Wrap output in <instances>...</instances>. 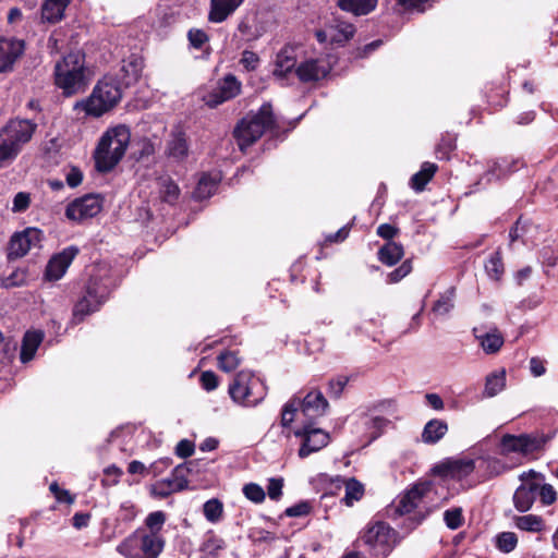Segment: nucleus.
I'll return each instance as SVG.
<instances>
[{"label":"nucleus","instance_id":"1","mask_svg":"<svg viewBox=\"0 0 558 558\" xmlns=\"http://www.w3.org/2000/svg\"><path fill=\"white\" fill-rule=\"evenodd\" d=\"M114 280L106 265H98L94 268L83 295L74 304L72 312V325H77L92 313L98 311L108 300Z\"/></svg>","mask_w":558,"mask_h":558},{"label":"nucleus","instance_id":"2","mask_svg":"<svg viewBox=\"0 0 558 558\" xmlns=\"http://www.w3.org/2000/svg\"><path fill=\"white\" fill-rule=\"evenodd\" d=\"M37 123L29 119H10L0 129V163L10 165L32 141Z\"/></svg>","mask_w":558,"mask_h":558},{"label":"nucleus","instance_id":"3","mask_svg":"<svg viewBox=\"0 0 558 558\" xmlns=\"http://www.w3.org/2000/svg\"><path fill=\"white\" fill-rule=\"evenodd\" d=\"M130 140L131 131L126 125L109 128L100 137L94 153L97 169L101 172L112 170L123 158Z\"/></svg>","mask_w":558,"mask_h":558},{"label":"nucleus","instance_id":"4","mask_svg":"<svg viewBox=\"0 0 558 558\" xmlns=\"http://www.w3.org/2000/svg\"><path fill=\"white\" fill-rule=\"evenodd\" d=\"M122 84L112 75H105L97 82L89 97L75 105L87 116L99 118L112 110L122 98Z\"/></svg>","mask_w":558,"mask_h":558},{"label":"nucleus","instance_id":"5","mask_svg":"<svg viewBox=\"0 0 558 558\" xmlns=\"http://www.w3.org/2000/svg\"><path fill=\"white\" fill-rule=\"evenodd\" d=\"M85 80V56L80 51L70 52L56 63L54 83L65 96L81 90L86 84Z\"/></svg>","mask_w":558,"mask_h":558},{"label":"nucleus","instance_id":"6","mask_svg":"<svg viewBox=\"0 0 558 558\" xmlns=\"http://www.w3.org/2000/svg\"><path fill=\"white\" fill-rule=\"evenodd\" d=\"M329 403L318 389L310 390L303 398L293 397L282 408L281 425L288 427L294 421L296 413L308 418L310 422L326 414Z\"/></svg>","mask_w":558,"mask_h":558},{"label":"nucleus","instance_id":"7","mask_svg":"<svg viewBox=\"0 0 558 558\" xmlns=\"http://www.w3.org/2000/svg\"><path fill=\"white\" fill-rule=\"evenodd\" d=\"M228 392L234 403L253 408L265 399L267 388L259 377L248 371H241L233 377Z\"/></svg>","mask_w":558,"mask_h":558},{"label":"nucleus","instance_id":"8","mask_svg":"<svg viewBox=\"0 0 558 558\" xmlns=\"http://www.w3.org/2000/svg\"><path fill=\"white\" fill-rule=\"evenodd\" d=\"M439 506L437 487L432 482L413 485L393 502V510L399 515L411 513L415 509L429 512Z\"/></svg>","mask_w":558,"mask_h":558},{"label":"nucleus","instance_id":"9","mask_svg":"<svg viewBox=\"0 0 558 558\" xmlns=\"http://www.w3.org/2000/svg\"><path fill=\"white\" fill-rule=\"evenodd\" d=\"M275 123L270 104H264L258 112L247 114L236 125L234 137L241 150L256 142Z\"/></svg>","mask_w":558,"mask_h":558},{"label":"nucleus","instance_id":"10","mask_svg":"<svg viewBox=\"0 0 558 558\" xmlns=\"http://www.w3.org/2000/svg\"><path fill=\"white\" fill-rule=\"evenodd\" d=\"M163 547V536L147 534V530L137 529L117 546V551L125 558H157Z\"/></svg>","mask_w":558,"mask_h":558},{"label":"nucleus","instance_id":"11","mask_svg":"<svg viewBox=\"0 0 558 558\" xmlns=\"http://www.w3.org/2000/svg\"><path fill=\"white\" fill-rule=\"evenodd\" d=\"M397 533L385 522L368 524L357 544L374 558H386L396 545Z\"/></svg>","mask_w":558,"mask_h":558},{"label":"nucleus","instance_id":"12","mask_svg":"<svg viewBox=\"0 0 558 558\" xmlns=\"http://www.w3.org/2000/svg\"><path fill=\"white\" fill-rule=\"evenodd\" d=\"M547 437L539 434H521L519 436L507 434L500 441V452L502 454L517 452L529 456L543 450Z\"/></svg>","mask_w":558,"mask_h":558},{"label":"nucleus","instance_id":"13","mask_svg":"<svg viewBox=\"0 0 558 558\" xmlns=\"http://www.w3.org/2000/svg\"><path fill=\"white\" fill-rule=\"evenodd\" d=\"M43 240V231L35 227L13 233L8 245V258L16 259L25 256L31 250L40 247Z\"/></svg>","mask_w":558,"mask_h":558},{"label":"nucleus","instance_id":"14","mask_svg":"<svg viewBox=\"0 0 558 558\" xmlns=\"http://www.w3.org/2000/svg\"><path fill=\"white\" fill-rule=\"evenodd\" d=\"M294 435L302 439V445L299 449V457L302 459L319 451L329 442V434L314 427L312 422L305 423L303 427L298 428Z\"/></svg>","mask_w":558,"mask_h":558},{"label":"nucleus","instance_id":"15","mask_svg":"<svg viewBox=\"0 0 558 558\" xmlns=\"http://www.w3.org/2000/svg\"><path fill=\"white\" fill-rule=\"evenodd\" d=\"M104 205L99 194H86L71 202L66 206L65 216L73 221H83L97 216Z\"/></svg>","mask_w":558,"mask_h":558},{"label":"nucleus","instance_id":"16","mask_svg":"<svg viewBox=\"0 0 558 558\" xmlns=\"http://www.w3.org/2000/svg\"><path fill=\"white\" fill-rule=\"evenodd\" d=\"M536 475V472L533 470L520 475L522 484L517 487L512 497L513 506L519 512H527L536 500V481L533 480Z\"/></svg>","mask_w":558,"mask_h":558},{"label":"nucleus","instance_id":"17","mask_svg":"<svg viewBox=\"0 0 558 558\" xmlns=\"http://www.w3.org/2000/svg\"><path fill=\"white\" fill-rule=\"evenodd\" d=\"M241 82L233 74H228L218 81L215 89L204 96V101L207 106L215 108L236 97L241 92Z\"/></svg>","mask_w":558,"mask_h":558},{"label":"nucleus","instance_id":"18","mask_svg":"<svg viewBox=\"0 0 558 558\" xmlns=\"http://www.w3.org/2000/svg\"><path fill=\"white\" fill-rule=\"evenodd\" d=\"M331 70L325 58H310L295 68L298 78L303 83L316 82L325 78Z\"/></svg>","mask_w":558,"mask_h":558},{"label":"nucleus","instance_id":"19","mask_svg":"<svg viewBox=\"0 0 558 558\" xmlns=\"http://www.w3.org/2000/svg\"><path fill=\"white\" fill-rule=\"evenodd\" d=\"M25 50L24 40L13 37L0 38V73L12 71L14 63Z\"/></svg>","mask_w":558,"mask_h":558},{"label":"nucleus","instance_id":"20","mask_svg":"<svg viewBox=\"0 0 558 558\" xmlns=\"http://www.w3.org/2000/svg\"><path fill=\"white\" fill-rule=\"evenodd\" d=\"M77 253L78 250L75 246H69L54 255L46 267V278L50 281L61 279Z\"/></svg>","mask_w":558,"mask_h":558},{"label":"nucleus","instance_id":"21","mask_svg":"<svg viewBox=\"0 0 558 558\" xmlns=\"http://www.w3.org/2000/svg\"><path fill=\"white\" fill-rule=\"evenodd\" d=\"M476 469V461L469 458L452 459L437 465L434 471L441 476L463 478Z\"/></svg>","mask_w":558,"mask_h":558},{"label":"nucleus","instance_id":"22","mask_svg":"<svg viewBox=\"0 0 558 558\" xmlns=\"http://www.w3.org/2000/svg\"><path fill=\"white\" fill-rule=\"evenodd\" d=\"M524 162L520 158H500L492 162L488 166L487 171L483 175L482 180L492 182L495 180H501L507 178L509 174L517 171L520 167H523Z\"/></svg>","mask_w":558,"mask_h":558},{"label":"nucleus","instance_id":"23","mask_svg":"<svg viewBox=\"0 0 558 558\" xmlns=\"http://www.w3.org/2000/svg\"><path fill=\"white\" fill-rule=\"evenodd\" d=\"M190 146L187 136L181 129H174L166 144V155L168 158L182 162L189 157Z\"/></svg>","mask_w":558,"mask_h":558},{"label":"nucleus","instance_id":"24","mask_svg":"<svg viewBox=\"0 0 558 558\" xmlns=\"http://www.w3.org/2000/svg\"><path fill=\"white\" fill-rule=\"evenodd\" d=\"M296 50L291 45L282 47L276 56L274 75L283 78L292 70H295L296 65Z\"/></svg>","mask_w":558,"mask_h":558},{"label":"nucleus","instance_id":"25","mask_svg":"<svg viewBox=\"0 0 558 558\" xmlns=\"http://www.w3.org/2000/svg\"><path fill=\"white\" fill-rule=\"evenodd\" d=\"M244 0H210L208 20L213 23H222L232 15Z\"/></svg>","mask_w":558,"mask_h":558},{"label":"nucleus","instance_id":"26","mask_svg":"<svg viewBox=\"0 0 558 558\" xmlns=\"http://www.w3.org/2000/svg\"><path fill=\"white\" fill-rule=\"evenodd\" d=\"M333 483L337 484V487H344V497L342 498V502L352 507L356 501L361 500L364 496L365 488L364 485L357 481L355 477L344 478L338 476Z\"/></svg>","mask_w":558,"mask_h":558},{"label":"nucleus","instance_id":"27","mask_svg":"<svg viewBox=\"0 0 558 558\" xmlns=\"http://www.w3.org/2000/svg\"><path fill=\"white\" fill-rule=\"evenodd\" d=\"M144 68L143 59L137 56H131L122 61L121 80L122 87H128L138 81Z\"/></svg>","mask_w":558,"mask_h":558},{"label":"nucleus","instance_id":"28","mask_svg":"<svg viewBox=\"0 0 558 558\" xmlns=\"http://www.w3.org/2000/svg\"><path fill=\"white\" fill-rule=\"evenodd\" d=\"M475 338L480 341V344L485 353L494 354L500 350L505 340L502 335L497 328H493L487 332H483L481 328L475 327L473 329Z\"/></svg>","mask_w":558,"mask_h":558},{"label":"nucleus","instance_id":"29","mask_svg":"<svg viewBox=\"0 0 558 558\" xmlns=\"http://www.w3.org/2000/svg\"><path fill=\"white\" fill-rule=\"evenodd\" d=\"M71 0H46L41 5V20L54 24L64 16V11Z\"/></svg>","mask_w":558,"mask_h":558},{"label":"nucleus","instance_id":"30","mask_svg":"<svg viewBox=\"0 0 558 558\" xmlns=\"http://www.w3.org/2000/svg\"><path fill=\"white\" fill-rule=\"evenodd\" d=\"M43 338V332L38 330H31L24 335L20 353L22 363H27L34 357Z\"/></svg>","mask_w":558,"mask_h":558},{"label":"nucleus","instance_id":"31","mask_svg":"<svg viewBox=\"0 0 558 558\" xmlns=\"http://www.w3.org/2000/svg\"><path fill=\"white\" fill-rule=\"evenodd\" d=\"M513 525L523 532L529 533H541L545 530V520L537 514H523L512 517Z\"/></svg>","mask_w":558,"mask_h":558},{"label":"nucleus","instance_id":"32","mask_svg":"<svg viewBox=\"0 0 558 558\" xmlns=\"http://www.w3.org/2000/svg\"><path fill=\"white\" fill-rule=\"evenodd\" d=\"M448 432V425L442 420L433 418L428 421L422 433V440L425 444L434 445L438 442Z\"/></svg>","mask_w":558,"mask_h":558},{"label":"nucleus","instance_id":"33","mask_svg":"<svg viewBox=\"0 0 558 558\" xmlns=\"http://www.w3.org/2000/svg\"><path fill=\"white\" fill-rule=\"evenodd\" d=\"M403 255V246L395 241H388L378 251V259L387 266L396 265Z\"/></svg>","mask_w":558,"mask_h":558},{"label":"nucleus","instance_id":"34","mask_svg":"<svg viewBox=\"0 0 558 558\" xmlns=\"http://www.w3.org/2000/svg\"><path fill=\"white\" fill-rule=\"evenodd\" d=\"M378 0H338V7L354 15H366L375 10Z\"/></svg>","mask_w":558,"mask_h":558},{"label":"nucleus","instance_id":"35","mask_svg":"<svg viewBox=\"0 0 558 558\" xmlns=\"http://www.w3.org/2000/svg\"><path fill=\"white\" fill-rule=\"evenodd\" d=\"M218 182L219 177L217 174H203L193 193L194 197L199 201L210 197L217 191Z\"/></svg>","mask_w":558,"mask_h":558},{"label":"nucleus","instance_id":"36","mask_svg":"<svg viewBox=\"0 0 558 558\" xmlns=\"http://www.w3.org/2000/svg\"><path fill=\"white\" fill-rule=\"evenodd\" d=\"M437 165L433 162H424L421 167V170L414 173L411 178V186L416 192H421L424 190L425 185L432 180L435 172L437 171Z\"/></svg>","mask_w":558,"mask_h":558},{"label":"nucleus","instance_id":"37","mask_svg":"<svg viewBox=\"0 0 558 558\" xmlns=\"http://www.w3.org/2000/svg\"><path fill=\"white\" fill-rule=\"evenodd\" d=\"M456 289L453 287L448 288L441 293L438 300L434 303L432 311L438 316H445L449 314L454 307Z\"/></svg>","mask_w":558,"mask_h":558},{"label":"nucleus","instance_id":"38","mask_svg":"<svg viewBox=\"0 0 558 558\" xmlns=\"http://www.w3.org/2000/svg\"><path fill=\"white\" fill-rule=\"evenodd\" d=\"M484 267L485 272L492 280L499 281L501 279L505 272V266L500 248L489 256Z\"/></svg>","mask_w":558,"mask_h":558},{"label":"nucleus","instance_id":"39","mask_svg":"<svg viewBox=\"0 0 558 558\" xmlns=\"http://www.w3.org/2000/svg\"><path fill=\"white\" fill-rule=\"evenodd\" d=\"M355 33V27L347 22H339L335 26H330V41L343 45L350 40Z\"/></svg>","mask_w":558,"mask_h":558},{"label":"nucleus","instance_id":"40","mask_svg":"<svg viewBox=\"0 0 558 558\" xmlns=\"http://www.w3.org/2000/svg\"><path fill=\"white\" fill-rule=\"evenodd\" d=\"M238 32L244 40L255 41L264 35V28L257 24H253L248 17L241 20L238 24Z\"/></svg>","mask_w":558,"mask_h":558},{"label":"nucleus","instance_id":"41","mask_svg":"<svg viewBox=\"0 0 558 558\" xmlns=\"http://www.w3.org/2000/svg\"><path fill=\"white\" fill-rule=\"evenodd\" d=\"M506 386V373L500 371L492 373L486 377L485 383V395L487 397H494L499 393Z\"/></svg>","mask_w":558,"mask_h":558},{"label":"nucleus","instance_id":"42","mask_svg":"<svg viewBox=\"0 0 558 558\" xmlns=\"http://www.w3.org/2000/svg\"><path fill=\"white\" fill-rule=\"evenodd\" d=\"M166 519V513L163 511L158 510L150 512L145 519L144 530H147V534L162 536L160 532L163 527Z\"/></svg>","mask_w":558,"mask_h":558},{"label":"nucleus","instance_id":"43","mask_svg":"<svg viewBox=\"0 0 558 558\" xmlns=\"http://www.w3.org/2000/svg\"><path fill=\"white\" fill-rule=\"evenodd\" d=\"M203 513L207 521L217 523L222 519L223 505L219 499L211 498L204 504Z\"/></svg>","mask_w":558,"mask_h":558},{"label":"nucleus","instance_id":"44","mask_svg":"<svg viewBox=\"0 0 558 558\" xmlns=\"http://www.w3.org/2000/svg\"><path fill=\"white\" fill-rule=\"evenodd\" d=\"M194 465L193 461L182 463L177 465L171 472L170 477L177 484L175 488H180L181 490L185 489L189 485L187 475L192 471V466Z\"/></svg>","mask_w":558,"mask_h":558},{"label":"nucleus","instance_id":"45","mask_svg":"<svg viewBox=\"0 0 558 558\" xmlns=\"http://www.w3.org/2000/svg\"><path fill=\"white\" fill-rule=\"evenodd\" d=\"M177 484L173 482V480L169 476L167 478L160 480L151 485L150 493L151 495L159 497V498H166L170 496L173 493L181 492L180 488H175Z\"/></svg>","mask_w":558,"mask_h":558},{"label":"nucleus","instance_id":"46","mask_svg":"<svg viewBox=\"0 0 558 558\" xmlns=\"http://www.w3.org/2000/svg\"><path fill=\"white\" fill-rule=\"evenodd\" d=\"M223 548L225 541L221 537L217 536L213 531L206 533L202 551L210 556H217Z\"/></svg>","mask_w":558,"mask_h":558},{"label":"nucleus","instance_id":"47","mask_svg":"<svg viewBox=\"0 0 558 558\" xmlns=\"http://www.w3.org/2000/svg\"><path fill=\"white\" fill-rule=\"evenodd\" d=\"M496 547L505 554L513 551L518 545V537L513 532H501L495 538Z\"/></svg>","mask_w":558,"mask_h":558},{"label":"nucleus","instance_id":"48","mask_svg":"<svg viewBox=\"0 0 558 558\" xmlns=\"http://www.w3.org/2000/svg\"><path fill=\"white\" fill-rule=\"evenodd\" d=\"M241 359L235 351H225L218 355V365L223 372H232L240 365Z\"/></svg>","mask_w":558,"mask_h":558},{"label":"nucleus","instance_id":"49","mask_svg":"<svg viewBox=\"0 0 558 558\" xmlns=\"http://www.w3.org/2000/svg\"><path fill=\"white\" fill-rule=\"evenodd\" d=\"M160 195L163 202L173 204L180 195L179 186L171 179L161 181Z\"/></svg>","mask_w":558,"mask_h":558},{"label":"nucleus","instance_id":"50","mask_svg":"<svg viewBox=\"0 0 558 558\" xmlns=\"http://www.w3.org/2000/svg\"><path fill=\"white\" fill-rule=\"evenodd\" d=\"M480 463L478 466L484 468L489 477L497 476L507 470L506 464L501 460L493 457L481 459Z\"/></svg>","mask_w":558,"mask_h":558},{"label":"nucleus","instance_id":"51","mask_svg":"<svg viewBox=\"0 0 558 558\" xmlns=\"http://www.w3.org/2000/svg\"><path fill=\"white\" fill-rule=\"evenodd\" d=\"M389 423L390 422L387 418L381 416H374L368 418L365 425L369 433V440L372 441L378 438Z\"/></svg>","mask_w":558,"mask_h":558},{"label":"nucleus","instance_id":"52","mask_svg":"<svg viewBox=\"0 0 558 558\" xmlns=\"http://www.w3.org/2000/svg\"><path fill=\"white\" fill-rule=\"evenodd\" d=\"M536 490L543 506H550L556 502L557 492L553 485L547 483L541 484L536 482Z\"/></svg>","mask_w":558,"mask_h":558},{"label":"nucleus","instance_id":"53","mask_svg":"<svg viewBox=\"0 0 558 558\" xmlns=\"http://www.w3.org/2000/svg\"><path fill=\"white\" fill-rule=\"evenodd\" d=\"M444 520L446 525L450 530H457L463 524V515H462V509L461 508H452L449 510H446L444 513Z\"/></svg>","mask_w":558,"mask_h":558},{"label":"nucleus","instance_id":"54","mask_svg":"<svg viewBox=\"0 0 558 558\" xmlns=\"http://www.w3.org/2000/svg\"><path fill=\"white\" fill-rule=\"evenodd\" d=\"M243 494L248 500L255 504L264 501L266 496L264 488L255 483L244 485Z\"/></svg>","mask_w":558,"mask_h":558},{"label":"nucleus","instance_id":"55","mask_svg":"<svg viewBox=\"0 0 558 558\" xmlns=\"http://www.w3.org/2000/svg\"><path fill=\"white\" fill-rule=\"evenodd\" d=\"M349 383V378L344 375H339L328 381V395L332 398H339Z\"/></svg>","mask_w":558,"mask_h":558},{"label":"nucleus","instance_id":"56","mask_svg":"<svg viewBox=\"0 0 558 558\" xmlns=\"http://www.w3.org/2000/svg\"><path fill=\"white\" fill-rule=\"evenodd\" d=\"M239 62L246 71L252 72L257 69L260 59L254 51L244 50Z\"/></svg>","mask_w":558,"mask_h":558},{"label":"nucleus","instance_id":"57","mask_svg":"<svg viewBox=\"0 0 558 558\" xmlns=\"http://www.w3.org/2000/svg\"><path fill=\"white\" fill-rule=\"evenodd\" d=\"M190 45L195 49H201L208 40V35L198 28H192L187 33Z\"/></svg>","mask_w":558,"mask_h":558},{"label":"nucleus","instance_id":"58","mask_svg":"<svg viewBox=\"0 0 558 558\" xmlns=\"http://www.w3.org/2000/svg\"><path fill=\"white\" fill-rule=\"evenodd\" d=\"M31 204V195L26 192H19L13 198V213H23L25 211Z\"/></svg>","mask_w":558,"mask_h":558},{"label":"nucleus","instance_id":"59","mask_svg":"<svg viewBox=\"0 0 558 558\" xmlns=\"http://www.w3.org/2000/svg\"><path fill=\"white\" fill-rule=\"evenodd\" d=\"M283 480L280 477L269 478L267 485L268 497L272 500H278L282 495Z\"/></svg>","mask_w":558,"mask_h":558},{"label":"nucleus","instance_id":"60","mask_svg":"<svg viewBox=\"0 0 558 558\" xmlns=\"http://www.w3.org/2000/svg\"><path fill=\"white\" fill-rule=\"evenodd\" d=\"M412 270L411 260H404L397 269L389 274L390 282H398L403 279L407 275H409Z\"/></svg>","mask_w":558,"mask_h":558},{"label":"nucleus","instance_id":"61","mask_svg":"<svg viewBox=\"0 0 558 558\" xmlns=\"http://www.w3.org/2000/svg\"><path fill=\"white\" fill-rule=\"evenodd\" d=\"M199 380L202 387L207 391L215 390L218 387V376L211 371L203 372Z\"/></svg>","mask_w":558,"mask_h":558},{"label":"nucleus","instance_id":"62","mask_svg":"<svg viewBox=\"0 0 558 558\" xmlns=\"http://www.w3.org/2000/svg\"><path fill=\"white\" fill-rule=\"evenodd\" d=\"M311 511V506L306 501H302L292 507L286 509V514L291 518L303 517L308 514Z\"/></svg>","mask_w":558,"mask_h":558},{"label":"nucleus","instance_id":"63","mask_svg":"<svg viewBox=\"0 0 558 558\" xmlns=\"http://www.w3.org/2000/svg\"><path fill=\"white\" fill-rule=\"evenodd\" d=\"M194 444L189 439H182L175 447V453L180 458H189L194 453Z\"/></svg>","mask_w":558,"mask_h":558},{"label":"nucleus","instance_id":"64","mask_svg":"<svg viewBox=\"0 0 558 558\" xmlns=\"http://www.w3.org/2000/svg\"><path fill=\"white\" fill-rule=\"evenodd\" d=\"M65 180L69 186L76 187L82 183L83 173L78 168L72 167L66 173Z\"/></svg>","mask_w":558,"mask_h":558}]
</instances>
